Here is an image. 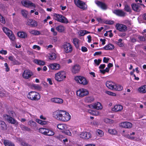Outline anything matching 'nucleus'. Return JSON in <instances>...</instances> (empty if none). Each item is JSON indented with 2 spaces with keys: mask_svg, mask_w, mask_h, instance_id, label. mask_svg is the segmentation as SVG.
<instances>
[{
  "mask_svg": "<svg viewBox=\"0 0 146 146\" xmlns=\"http://www.w3.org/2000/svg\"><path fill=\"white\" fill-rule=\"evenodd\" d=\"M76 93L77 96L78 97L82 98L88 95L89 92L86 89L81 88L77 90L76 92Z\"/></svg>",
  "mask_w": 146,
  "mask_h": 146,
  "instance_id": "nucleus-6",
  "label": "nucleus"
},
{
  "mask_svg": "<svg viewBox=\"0 0 146 146\" xmlns=\"http://www.w3.org/2000/svg\"><path fill=\"white\" fill-rule=\"evenodd\" d=\"M7 36L12 41H14L16 39L15 36L12 32H11V33H10V34L8 35Z\"/></svg>",
  "mask_w": 146,
  "mask_h": 146,
  "instance_id": "nucleus-39",
  "label": "nucleus"
},
{
  "mask_svg": "<svg viewBox=\"0 0 146 146\" xmlns=\"http://www.w3.org/2000/svg\"><path fill=\"white\" fill-rule=\"evenodd\" d=\"M140 5H144L142 4H134L133 3L131 4V6L132 9L135 11L138 12L139 11V8L140 7Z\"/></svg>",
  "mask_w": 146,
  "mask_h": 146,
  "instance_id": "nucleus-21",
  "label": "nucleus"
},
{
  "mask_svg": "<svg viewBox=\"0 0 146 146\" xmlns=\"http://www.w3.org/2000/svg\"><path fill=\"white\" fill-rule=\"evenodd\" d=\"M101 61V60L100 59H98V60L95 59L94 60V62L98 66L100 63Z\"/></svg>",
  "mask_w": 146,
  "mask_h": 146,
  "instance_id": "nucleus-54",
  "label": "nucleus"
},
{
  "mask_svg": "<svg viewBox=\"0 0 146 146\" xmlns=\"http://www.w3.org/2000/svg\"><path fill=\"white\" fill-rule=\"evenodd\" d=\"M18 36L21 38H25L27 37V34L24 32H19L17 33Z\"/></svg>",
  "mask_w": 146,
  "mask_h": 146,
  "instance_id": "nucleus-24",
  "label": "nucleus"
},
{
  "mask_svg": "<svg viewBox=\"0 0 146 146\" xmlns=\"http://www.w3.org/2000/svg\"><path fill=\"white\" fill-rule=\"evenodd\" d=\"M108 132L111 134L115 135L117 133V131L115 129H109L108 130Z\"/></svg>",
  "mask_w": 146,
  "mask_h": 146,
  "instance_id": "nucleus-46",
  "label": "nucleus"
},
{
  "mask_svg": "<svg viewBox=\"0 0 146 146\" xmlns=\"http://www.w3.org/2000/svg\"><path fill=\"white\" fill-rule=\"evenodd\" d=\"M120 126L126 128H130L132 127V124L129 122H124L121 123Z\"/></svg>",
  "mask_w": 146,
  "mask_h": 146,
  "instance_id": "nucleus-19",
  "label": "nucleus"
},
{
  "mask_svg": "<svg viewBox=\"0 0 146 146\" xmlns=\"http://www.w3.org/2000/svg\"><path fill=\"white\" fill-rule=\"evenodd\" d=\"M3 29L4 32L7 35V36L8 35L10 34V33H11V32H12L9 29L6 27H3Z\"/></svg>",
  "mask_w": 146,
  "mask_h": 146,
  "instance_id": "nucleus-38",
  "label": "nucleus"
},
{
  "mask_svg": "<svg viewBox=\"0 0 146 146\" xmlns=\"http://www.w3.org/2000/svg\"><path fill=\"white\" fill-rule=\"evenodd\" d=\"M74 79L77 82L83 85H86L88 84V82L85 78L82 76H76L75 77Z\"/></svg>",
  "mask_w": 146,
  "mask_h": 146,
  "instance_id": "nucleus-8",
  "label": "nucleus"
},
{
  "mask_svg": "<svg viewBox=\"0 0 146 146\" xmlns=\"http://www.w3.org/2000/svg\"><path fill=\"white\" fill-rule=\"evenodd\" d=\"M51 101L53 102L58 104H62L63 102V100L62 99L57 98H52Z\"/></svg>",
  "mask_w": 146,
  "mask_h": 146,
  "instance_id": "nucleus-25",
  "label": "nucleus"
},
{
  "mask_svg": "<svg viewBox=\"0 0 146 146\" xmlns=\"http://www.w3.org/2000/svg\"><path fill=\"white\" fill-rule=\"evenodd\" d=\"M54 116L57 120L62 121H68L71 117L68 113L63 111L54 112Z\"/></svg>",
  "mask_w": 146,
  "mask_h": 146,
  "instance_id": "nucleus-1",
  "label": "nucleus"
},
{
  "mask_svg": "<svg viewBox=\"0 0 146 146\" xmlns=\"http://www.w3.org/2000/svg\"><path fill=\"white\" fill-rule=\"evenodd\" d=\"M7 53V51L6 50H0V54L6 55Z\"/></svg>",
  "mask_w": 146,
  "mask_h": 146,
  "instance_id": "nucleus-60",
  "label": "nucleus"
},
{
  "mask_svg": "<svg viewBox=\"0 0 146 146\" xmlns=\"http://www.w3.org/2000/svg\"><path fill=\"white\" fill-rule=\"evenodd\" d=\"M36 121L38 123L42 125H45L46 124V121H42L39 119H36Z\"/></svg>",
  "mask_w": 146,
  "mask_h": 146,
  "instance_id": "nucleus-48",
  "label": "nucleus"
},
{
  "mask_svg": "<svg viewBox=\"0 0 146 146\" xmlns=\"http://www.w3.org/2000/svg\"><path fill=\"white\" fill-rule=\"evenodd\" d=\"M80 33L81 36H83L85 35V30H81L80 31Z\"/></svg>",
  "mask_w": 146,
  "mask_h": 146,
  "instance_id": "nucleus-64",
  "label": "nucleus"
},
{
  "mask_svg": "<svg viewBox=\"0 0 146 146\" xmlns=\"http://www.w3.org/2000/svg\"><path fill=\"white\" fill-rule=\"evenodd\" d=\"M138 38L142 41H144L145 40V37L143 36H138Z\"/></svg>",
  "mask_w": 146,
  "mask_h": 146,
  "instance_id": "nucleus-63",
  "label": "nucleus"
},
{
  "mask_svg": "<svg viewBox=\"0 0 146 146\" xmlns=\"http://www.w3.org/2000/svg\"><path fill=\"white\" fill-rule=\"evenodd\" d=\"M29 32L30 33L35 35H40V32L37 30H29Z\"/></svg>",
  "mask_w": 146,
  "mask_h": 146,
  "instance_id": "nucleus-34",
  "label": "nucleus"
},
{
  "mask_svg": "<svg viewBox=\"0 0 146 146\" xmlns=\"http://www.w3.org/2000/svg\"><path fill=\"white\" fill-rule=\"evenodd\" d=\"M95 3L98 6L103 10H106L107 9V6L104 3L98 1H96Z\"/></svg>",
  "mask_w": 146,
  "mask_h": 146,
  "instance_id": "nucleus-15",
  "label": "nucleus"
},
{
  "mask_svg": "<svg viewBox=\"0 0 146 146\" xmlns=\"http://www.w3.org/2000/svg\"><path fill=\"white\" fill-rule=\"evenodd\" d=\"M79 136L80 138L84 139H88L92 136L91 133L88 132H83Z\"/></svg>",
  "mask_w": 146,
  "mask_h": 146,
  "instance_id": "nucleus-12",
  "label": "nucleus"
},
{
  "mask_svg": "<svg viewBox=\"0 0 146 146\" xmlns=\"http://www.w3.org/2000/svg\"><path fill=\"white\" fill-rule=\"evenodd\" d=\"M49 67L51 70H56L60 69V66L59 64L54 63L50 64L49 65Z\"/></svg>",
  "mask_w": 146,
  "mask_h": 146,
  "instance_id": "nucleus-18",
  "label": "nucleus"
},
{
  "mask_svg": "<svg viewBox=\"0 0 146 146\" xmlns=\"http://www.w3.org/2000/svg\"><path fill=\"white\" fill-rule=\"evenodd\" d=\"M54 132L52 130L47 129L45 135L51 136L54 135Z\"/></svg>",
  "mask_w": 146,
  "mask_h": 146,
  "instance_id": "nucleus-32",
  "label": "nucleus"
},
{
  "mask_svg": "<svg viewBox=\"0 0 146 146\" xmlns=\"http://www.w3.org/2000/svg\"><path fill=\"white\" fill-rule=\"evenodd\" d=\"M34 62L36 64L40 65L43 66L45 64L44 61L39 60L35 59Z\"/></svg>",
  "mask_w": 146,
  "mask_h": 146,
  "instance_id": "nucleus-28",
  "label": "nucleus"
},
{
  "mask_svg": "<svg viewBox=\"0 0 146 146\" xmlns=\"http://www.w3.org/2000/svg\"><path fill=\"white\" fill-rule=\"evenodd\" d=\"M123 109V106L120 105H115L114 107L112 109V110L114 111H121Z\"/></svg>",
  "mask_w": 146,
  "mask_h": 146,
  "instance_id": "nucleus-22",
  "label": "nucleus"
},
{
  "mask_svg": "<svg viewBox=\"0 0 146 146\" xmlns=\"http://www.w3.org/2000/svg\"><path fill=\"white\" fill-rule=\"evenodd\" d=\"M33 75L32 72L29 69L25 70L22 74V77L25 79H28Z\"/></svg>",
  "mask_w": 146,
  "mask_h": 146,
  "instance_id": "nucleus-7",
  "label": "nucleus"
},
{
  "mask_svg": "<svg viewBox=\"0 0 146 146\" xmlns=\"http://www.w3.org/2000/svg\"><path fill=\"white\" fill-rule=\"evenodd\" d=\"M27 24L32 27H35L37 26V23L36 21L34 20L28 19Z\"/></svg>",
  "mask_w": 146,
  "mask_h": 146,
  "instance_id": "nucleus-20",
  "label": "nucleus"
},
{
  "mask_svg": "<svg viewBox=\"0 0 146 146\" xmlns=\"http://www.w3.org/2000/svg\"><path fill=\"white\" fill-rule=\"evenodd\" d=\"M122 39H119L118 40V41L116 43L120 47H122L123 46V44L122 42Z\"/></svg>",
  "mask_w": 146,
  "mask_h": 146,
  "instance_id": "nucleus-49",
  "label": "nucleus"
},
{
  "mask_svg": "<svg viewBox=\"0 0 146 146\" xmlns=\"http://www.w3.org/2000/svg\"><path fill=\"white\" fill-rule=\"evenodd\" d=\"M90 112L92 113V115H95L96 116L98 115H99V113L98 111H94L92 110H90Z\"/></svg>",
  "mask_w": 146,
  "mask_h": 146,
  "instance_id": "nucleus-50",
  "label": "nucleus"
},
{
  "mask_svg": "<svg viewBox=\"0 0 146 146\" xmlns=\"http://www.w3.org/2000/svg\"><path fill=\"white\" fill-rule=\"evenodd\" d=\"M21 3L24 7L29 8L30 7H35V5L31 1L29 0H23L21 1Z\"/></svg>",
  "mask_w": 146,
  "mask_h": 146,
  "instance_id": "nucleus-10",
  "label": "nucleus"
},
{
  "mask_svg": "<svg viewBox=\"0 0 146 146\" xmlns=\"http://www.w3.org/2000/svg\"><path fill=\"white\" fill-rule=\"evenodd\" d=\"M106 93L108 94L109 95L113 96H116V94L113 93V92H110V91H106Z\"/></svg>",
  "mask_w": 146,
  "mask_h": 146,
  "instance_id": "nucleus-57",
  "label": "nucleus"
},
{
  "mask_svg": "<svg viewBox=\"0 0 146 146\" xmlns=\"http://www.w3.org/2000/svg\"><path fill=\"white\" fill-rule=\"evenodd\" d=\"M124 9L127 12H131V10L130 7L127 4L124 5Z\"/></svg>",
  "mask_w": 146,
  "mask_h": 146,
  "instance_id": "nucleus-41",
  "label": "nucleus"
},
{
  "mask_svg": "<svg viewBox=\"0 0 146 146\" xmlns=\"http://www.w3.org/2000/svg\"><path fill=\"white\" fill-rule=\"evenodd\" d=\"M94 99L93 97H88L86 98V101L89 102H91L94 101Z\"/></svg>",
  "mask_w": 146,
  "mask_h": 146,
  "instance_id": "nucleus-45",
  "label": "nucleus"
},
{
  "mask_svg": "<svg viewBox=\"0 0 146 146\" xmlns=\"http://www.w3.org/2000/svg\"><path fill=\"white\" fill-rule=\"evenodd\" d=\"M105 23L106 24L111 25L114 23V21H112L107 20L106 21Z\"/></svg>",
  "mask_w": 146,
  "mask_h": 146,
  "instance_id": "nucleus-58",
  "label": "nucleus"
},
{
  "mask_svg": "<svg viewBox=\"0 0 146 146\" xmlns=\"http://www.w3.org/2000/svg\"><path fill=\"white\" fill-rule=\"evenodd\" d=\"M56 30L59 32H62L65 30L64 27L62 25L58 26L56 27Z\"/></svg>",
  "mask_w": 146,
  "mask_h": 146,
  "instance_id": "nucleus-29",
  "label": "nucleus"
},
{
  "mask_svg": "<svg viewBox=\"0 0 146 146\" xmlns=\"http://www.w3.org/2000/svg\"><path fill=\"white\" fill-rule=\"evenodd\" d=\"M6 94V92H3L0 91V97H3L5 96Z\"/></svg>",
  "mask_w": 146,
  "mask_h": 146,
  "instance_id": "nucleus-59",
  "label": "nucleus"
},
{
  "mask_svg": "<svg viewBox=\"0 0 146 146\" xmlns=\"http://www.w3.org/2000/svg\"><path fill=\"white\" fill-rule=\"evenodd\" d=\"M56 58V54L54 53H52L50 54L49 58L50 60H55Z\"/></svg>",
  "mask_w": 146,
  "mask_h": 146,
  "instance_id": "nucleus-40",
  "label": "nucleus"
},
{
  "mask_svg": "<svg viewBox=\"0 0 146 146\" xmlns=\"http://www.w3.org/2000/svg\"><path fill=\"white\" fill-rule=\"evenodd\" d=\"M109 60V58L104 57V58L103 61L104 62L107 63L108 62Z\"/></svg>",
  "mask_w": 146,
  "mask_h": 146,
  "instance_id": "nucleus-62",
  "label": "nucleus"
},
{
  "mask_svg": "<svg viewBox=\"0 0 146 146\" xmlns=\"http://www.w3.org/2000/svg\"><path fill=\"white\" fill-rule=\"evenodd\" d=\"M7 126L5 123L3 121H0V129L3 130H6Z\"/></svg>",
  "mask_w": 146,
  "mask_h": 146,
  "instance_id": "nucleus-26",
  "label": "nucleus"
},
{
  "mask_svg": "<svg viewBox=\"0 0 146 146\" xmlns=\"http://www.w3.org/2000/svg\"><path fill=\"white\" fill-rule=\"evenodd\" d=\"M123 88L122 86L119 84H117L115 83L113 90L120 91L122 90Z\"/></svg>",
  "mask_w": 146,
  "mask_h": 146,
  "instance_id": "nucleus-30",
  "label": "nucleus"
},
{
  "mask_svg": "<svg viewBox=\"0 0 146 146\" xmlns=\"http://www.w3.org/2000/svg\"><path fill=\"white\" fill-rule=\"evenodd\" d=\"M63 132L65 134L69 136H70L72 135L70 131L68 130H67L66 129H64Z\"/></svg>",
  "mask_w": 146,
  "mask_h": 146,
  "instance_id": "nucleus-51",
  "label": "nucleus"
},
{
  "mask_svg": "<svg viewBox=\"0 0 146 146\" xmlns=\"http://www.w3.org/2000/svg\"><path fill=\"white\" fill-rule=\"evenodd\" d=\"M50 30L51 32L52 33V34L54 36H56L57 35V32L55 31V29L54 28H51Z\"/></svg>",
  "mask_w": 146,
  "mask_h": 146,
  "instance_id": "nucleus-53",
  "label": "nucleus"
},
{
  "mask_svg": "<svg viewBox=\"0 0 146 146\" xmlns=\"http://www.w3.org/2000/svg\"><path fill=\"white\" fill-rule=\"evenodd\" d=\"M80 40L77 38L73 39V42L76 47L78 48L79 47V43Z\"/></svg>",
  "mask_w": 146,
  "mask_h": 146,
  "instance_id": "nucleus-33",
  "label": "nucleus"
},
{
  "mask_svg": "<svg viewBox=\"0 0 146 146\" xmlns=\"http://www.w3.org/2000/svg\"><path fill=\"white\" fill-rule=\"evenodd\" d=\"M57 128L60 130H64L67 129L66 125L64 124H59L57 126Z\"/></svg>",
  "mask_w": 146,
  "mask_h": 146,
  "instance_id": "nucleus-31",
  "label": "nucleus"
},
{
  "mask_svg": "<svg viewBox=\"0 0 146 146\" xmlns=\"http://www.w3.org/2000/svg\"><path fill=\"white\" fill-rule=\"evenodd\" d=\"M14 112L13 111L9 112V115H4L3 117L10 123L15 124L16 123H17V122L14 119L11 117H13V113Z\"/></svg>",
  "mask_w": 146,
  "mask_h": 146,
  "instance_id": "nucleus-3",
  "label": "nucleus"
},
{
  "mask_svg": "<svg viewBox=\"0 0 146 146\" xmlns=\"http://www.w3.org/2000/svg\"><path fill=\"white\" fill-rule=\"evenodd\" d=\"M27 98L32 100L36 101L40 100V94L38 92L31 91L27 95Z\"/></svg>",
  "mask_w": 146,
  "mask_h": 146,
  "instance_id": "nucleus-2",
  "label": "nucleus"
},
{
  "mask_svg": "<svg viewBox=\"0 0 146 146\" xmlns=\"http://www.w3.org/2000/svg\"><path fill=\"white\" fill-rule=\"evenodd\" d=\"M54 16L55 19L58 22L66 24L68 22V19L61 15L55 14Z\"/></svg>",
  "mask_w": 146,
  "mask_h": 146,
  "instance_id": "nucleus-5",
  "label": "nucleus"
},
{
  "mask_svg": "<svg viewBox=\"0 0 146 146\" xmlns=\"http://www.w3.org/2000/svg\"><path fill=\"white\" fill-rule=\"evenodd\" d=\"M88 106L91 108H94L97 110H101L102 108L101 104L99 102L95 103L93 105H89Z\"/></svg>",
  "mask_w": 146,
  "mask_h": 146,
  "instance_id": "nucleus-16",
  "label": "nucleus"
},
{
  "mask_svg": "<svg viewBox=\"0 0 146 146\" xmlns=\"http://www.w3.org/2000/svg\"><path fill=\"white\" fill-rule=\"evenodd\" d=\"M33 48L34 49H36L38 50H39L40 49V48L39 46L36 45L33 46Z\"/></svg>",
  "mask_w": 146,
  "mask_h": 146,
  "instance_id": "nucleus-56",
  "label": "nucleus"
},
{
  "mask_svg": "<svg viewBox=\"0 0 146 146\" xmlns=\"http://www.w3.org/2000/svg\"><path fill=\"white\" fill-rule=\"evenodd\" d=\"M21 12L23 16L25 18L27 17V15L28 14V12L27 11L23 9L21 10Z\"/></svg>",
  "mask_w": 146,
  "mask_h": 146,
  "instance_id": "nucleus-44",
  "label": "nucleus"
},
{
  "mask_svg": "<svg viewBox=\"0 0 146 146\" xmlns=\"http://www.w3.org/2000/svg\"><path fill=\"white\" fill-rule=\"evenodd\" d=\"M4 143L5 146H15L14 143L7 140H4Z\"/></svg>",
  "mask_w": 146,
  "mask_h": 146,
  "instance_id": "nucleus-36",
  "label": "nucleus"
},
{
  "mask_svg": "<svg viewBox=\"0 0 146 146\" xmlns=\"http://www.w3.org/2000/svg\"><path fill=\"white\" fill-rule=\"evenodd\" d=\"M104 122L106 123H112L113 121L108 118H106L104 120Z\"/></svg>",
  "mask_w": 146,
  "mask_h": 146,
  "instance_id": "nucleus-52",
  "label": "nucleus"
},
{
  "mask_svg": "<svg viewBox=\"0 0 146 146\" xmlns=\"http://www.w3.org/2000/svg\"><path fill=\"white\" fill-rule=\"evenodd\" d=\"M115 83L112 82L107 81L106 83V86L109 88L113 90Z\"/></svg>",
  "mask_w": 146,
  "mask_h": 146,
  "instance_id": "nucleus-23",
  "label": "nucleus"
},
{
  "mask_svg": "<svg viewBox=\"0 0 146 146\" xmlns=\"http://www.w3.org/2000/svg\"><path fill=\"white\" fill-rule=\"evenodd\" d=\"M46 129V128H41L39 129V131L40 133L45 135Z\"/></svg>",
  "mask_w": 146,
  "mask_h": 146,
  "instance_id": "nucleus-47",
  "label": "nucleus"
},
{
  "mask_svg": "<svg viewBox=\"0 0 146 146\" xmlns=\"http://www.w3.org/2000/svg\"><path fill=\"white\" fill-rule=\"evenodd\" d=\"M139 91L142 93L146 92V85H144L140 87L139 89Z\"/></svg>",
  "mask_w": 146,
  "mask_h": 146,
  "instance_id": "nucleus-35",
  "label": "nucleus"
},
{
  "mask_svg": "<svg viewBox=\"0 0 146 146\" xmlns=\"http://www.w3.org/2000/svg\"><path fill=\"white\" fill-rule=\"evenodd\" d=\"M74 2L75 5L78 7L83 9H85L86 7L85 6V4L84 2L80 0H74Z\"/></svg>",
  "mask_w": 146,
  "mask_h": 146,
  "instance_id": "nucleus-13",
  "label": "nucleus"
},
{
  "mask_svg": "<svg viewBox=\"0 0 146 146\" xmlns=\"http://www.w3.org/2000/svg\"><path fill=\"white\" fill-rule=\"evenodd\" d=\"M115 47L113 45L111 44H109L105 46L104 48L105 50H109L113 49Z\"/></svg>",
  "mask_w": 146,
  "mask_h": 146,
  "instance_id": "nucleus-27",
  "label": "nucleus"
},
{
  "mask_svg": "<svg viewBox=\"0 0 146 146\" xmlns=\"http://www.w3.org/2000/svg\"><path fill=\"white\" fill-rule=\"evenodd\" d=\"M28 124L31 127H34L36 126V123L32 121H30L28 122Z\"/></svg>",
  "mask_w": 146,
  "mask_h": 146,
  "instance_id": "nucleus-42",
  "label": "nucleus"
},
{
  "mask_svg": "<svg viewBox=\"0 0 146 146\" xmlns=\"http://www.w3.org/2000/svg\"><path fill=\"white\" fill-rule=\"evenodd\" d=\"M96 133L98 136L101 137L103 136L104 134L103 131L99 129H98L96 130Z\"/></svg>",
  "mask_w": 146,
  "mask_h": 146,
  "instance_id": "nucleus-37",
  "label": "nucleus"
},
{
  "mask_svg": "<svg viewBox=\"0 0 146 146\" xmlns=\"http://www.w3.org/2000/svg\"><path fill=\"white\" fill-rule=\"evenodd\" d=\"M66 78V74L65 72L60 71L55 74V79L58 81H62Z\"/></svg>",
  "mask_w": 146,
  "mask_h": 146,
  "instance_id": "nucleus-4",
  "label": "nucleus"
},
{
  "mask_svg": "<svg viewBox=\"0 0 146 146\" xmlns=\"http://www.w3.org/2000/svg\"><path fill=\"white\" fill-rule=\"evenodd\" d=\"M33 88H34L35 89H38L40 88V87L38 84H33L32 85Z\"/></svg>",
  "mask_w": 146,
  "mask_h": 146,
  "instance_id": "nucleus-55",
  "label": "nucleus"
},
{
  "mask_svg": "<svg viewBox=\"0 0 146 146\" xmlns=\"http://www.w3.org/2000/svg\"><path fill=\"white\" fill-rule=\"evenodd\" d=\"M80 69V65L76 64L72 66L71 71L73 74H76L79 72Z\"/></svg>",
  "mask_w": 146,
  "mask_h": 146,
  "instance_id": "nucleus-17",
  "label": "nucleus"
},
{
  "mask_svg": "<svg viewBox=\"0 0 146 146\" xmlns=\"http://www.w3.org/2000/svg\"><path fill=\"white\" fill-rule=\"evenodd\" d=\"M20 127L23 130L30 131V129L29 128L22 124L20 125Z\"/></svg>",
  "mask_w": 146,
  "mask_h": 146,
  "instance_id": "nucleus-43",
  "label": "nucleus"
},
{
  "mask_svg": "<svg viewBox=\"0 0 146 146\" xmlns=\"http://www.w3.org/2000/svg\"><path fill=\"white\" fill-rule=\"evenodd\" d=\"M63 46L64 50L66 53H70L72 50V46L69 43H66L63 45Z\"/></svg>",
  "mask_w": 146,
  "mask_h": 146,
  "instance_id": "nucleus-9",
  "label": "nucleus"
},
{
  "mask_svg": "<svg viewBox=\"0 0 146 146\" xmlns=\"http://www.w3.org/2000/svg\"><path fill=\"white\" fill-rule=\"evenodd\" d=\"M113 13L121 17H125L126 15V13L124 12L122 10L117 9L113 11Z\"/></svg>",
  "mask_w": 146,
  "mask_h": 146,
  "instance_id": "nucleus-14",
  "label": "nucleus"
},
{
  "mask_svg": "<svg viewBox=\"0 0 146 146\" xmlns=\"http://www.w3.org/2000/svg\"><path fill=\"white\" fill-rule=\"evenodd\" d=\"M115 27L116 29L120 32H125L127 30V26L122 24L117 23L116 24Z\"/></svg>",
  "mask_w": 146,
  "mask_h": 146,
  "instance_id": "nucleus-11",
  "label": "nucleus"
},
{
  "mask_svg": "<svg viewBox=\"0 0 146 146\" xmlns=\"http://www.w3.org/2000/svg\"><path fill=\"white\" fill-rule=\"evenodd\" d=\"M81 50L83 52H85L88 51V49L86 47L83 46L82 47Z\"/></svg>",
  "mask_w": 146,
  "mask_h": 146,
  "instance_id": "nucleus-61",
  "label": "nucleus"
}]
</instances>
